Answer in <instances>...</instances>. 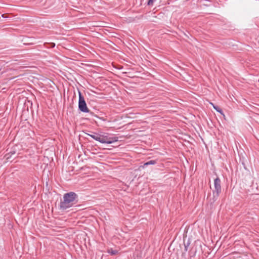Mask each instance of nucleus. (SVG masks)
Here are the masks:
<instances>
[{
  "instance_id": "13",
  "label": "nucleus",
  "mask_w": 259,
  "mask_h": 259,
  "mask_svg": "<svg viewBox=\"0 0 259 259\" xmlns=\"http://www.w3.org/2000/svg\"><path fill=\"white\" fill-rule=\"evenodd\" d=\"M55 44H52V47H55Z\"/></svg>"
},
{
  "instance_id": "9",
  "label": "nucleus",
  "mask_w": 259,
  "mask_h": 259,
  "mask_svg": "<svg viewBox=\"0 0 259 259\" xmlns=\"http://www.w3.org/2000/svg\"><path fill=\"white\" fill-rule=\"evenodd\" d=\"M210 104L213 106V108L218 112H219L221 114H223V111L218 106H215L213 103H210Z\"/></svg>"
},
{
  "instance_id": "6",
  "label": "nucleus",
  "mask_w": 259,
  "mask_h": 259,
  "mask_svg": "<svg viewBox=\"0 0 259 259\" xmlns=\"http://www.w3.org/2000/svg\"><path fill=\"white\" fill-rule=\"evenodd\" d=\"M88 135L96 141H99V142H101V135L97 133H94L93 134H88Z\"/></svg>"
},
{
  "instance_id": "8",
  "label": "nucleus",
  "mask_w": 259,
  "mask_h": 259,
  "mask_svg": "<svg viewBox=\"0 0 259 259\" xmlns=\"http://www.w3.org/2000/svg\"><path fill=\"white\" fill-rule=\"evenodd\" d=\"M156 163V161L155 160H149L146 162H145L143 167H144L146 166H148L149 165H153V164H155Z\"/></svg>"
},
{
  "instance_id": "10",
  "label": "nucleus",
  "mask_w": 259,
  "mask_h": 259,
  "mask_svg": "<svg viewBox=\"0 0 259 259\" xmlns=\"http://www.w3.org/2000/svg\"><path fill=\"white\" fill-rule=\"evenodd\" d=\"M190 242L188 241L186 243H184V246H185V251H187L188 250V247L190 245Z\"/></svg>"
},
{
  "instance_id": "11",
  "label": "nucleus",
  "mask_w": 259,
  "mask_h": 259,
  "mask_svg": "<svg viewBox=\"0 0 259 259\" xmlns=\"http://www.w3.org/2000/svg\"><path fill=\"white\" fill-rule=\"evenodd\" d=\"M156 0H149L148 2V5L149 6H151V5H153V3L154 1H155Z\"/></svg>"
},
{
  "instance_id": "12",
  "label": "nucleus",
  "mask_w": 259,
  "mask_h": 259,
  "mask_svg": "<svg viewBox=\"0 0 259 259\" xmlns=\"http://www.w3.org/2000/svg\"><path fill=\"white\" fill-rule=\"evenodd\" d=\"M5 14H3V15H2V16L3 17H4V18H6V17H5Z\"/></svg>"
},
{
  "instance_id": "7",
  "label": "nucleus",
  "mask_w": 259,
  "mask_h": 259,
  "mask_svg": "<svg viewBox=\"0 0 259 259\" xmlns=\"http://www.w3.org/2000/svg\"><path fill=\"white\" fill-rule=\"evenodd\" d=\"M107 252L112 255H114L117 254L118 252V251L116 249H113L111 248L108 249Z\"/></svg>"
},
{
  "instance_id": "5",
  "label": "nucleus",
  "mask_w": 259,
  "mask_h": 259,
  "mask_svg": "<svg viewBox=\"0 0 259 259\" xmlns=\"http://www.w3.org/2000/svg\"><path fill=\"white\" fill-rule=\"evenodd\" d=\"M16 153L15 147H13L9 153L6 154L7 159H9L11 156Z\"/></svg>"
},
{
  "instance_id": "4",
  "label": "nucleus",
  "mask_w": 259,
  "mask_h": 259,
  "mask_svg": "<svg viewBox=\"0 0 259 259\" xmlns=\"http://www.w3.org/2000/svg\"><path fill=\"white\" fill-rule=\"evenodd\" d=\"M214 190L213 192L214 195L216 193L217 196H218L221 192V180L219 178H216L214 181Z\"/></svg>"
},
{
  "instance_id": "1",
  "label": "nucleus",
  "mask_w": 259,
  "mask_h": 259,
  "mask_svg": "<svg viewBox=\"0 0 259 259\" xmlns=\"http://www.w3.org/2000/svg\"><path fill=\"white\" fill-rule=\"evenodd\" d=\"M63 198V200L60 204V209L66 210L75 204L77 195L73 192H70L64 194Z\"/></svg>"
},
{
  "instance_id": "3",
  "label": "nucleus",
  "mask_w": 259,
  "mask_h": 259,
  "mask_svg": "<svg viewBox=\"0 0 259 259\" xmlns=\"http://www.w3.org/2000/svg\"><path fill=\"white\" fill-rule=\"evenodd\" d=\"M118 140V138L117 137H109L107 135H101L100 143L103 144H112L117 142Z\"/></svg>"
},
{
  "instance_id": "2",
  "label": "nucleus",
  "mask_w": 259,
  "mask_h": 259,
  "mask_svg": "<svg viewBox=\"0 0 259 259\" xmlns=\"http://www.w3.org/2000/svg\"><path fill=\"white\" fill-rule=\"evenodd\" d=\"M79 100H78V109L83 113H89L90 110L87 107L86 102L85 101L83 96L82 95L81 92L78 91Z\"/></svg>"
}]
</instances>
